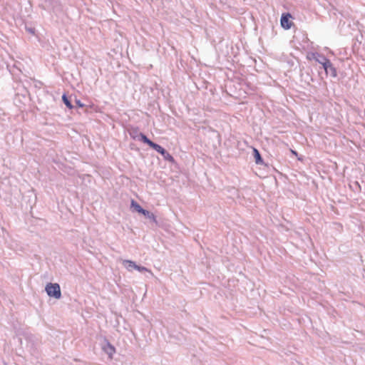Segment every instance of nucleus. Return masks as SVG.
I'll return each instance as SVG.
<instances>
[{
  "label": "nucleus",
  "mask_w": 365,
  "mask_h": 365,
  "mask_svg": "<svg viewBox=\"0 0 365 365\" xmlns=\"http://www.w3.org/2000/svg\"><path fill=\"white\" fill-rule=\"evenodd\" d=\"M45 290L50 297L58 299L61 297L60 285L57 283H48L46 285Z\"/></svg>",
  "instance_id": "1"
},
{
  "label": "nucleus",
  "mask_w": 365,
  "mask_h": 365,
  "mask_svg": "<svg viewBox=\"0 0 365 365\" xmlns=\"http://www.w3.org/2000/svg\"><path fill=\"white\" fill-rule=\"evenodd\" d=\"M319 57L322 58V62L320 61V64L322 65L326 73L329 74L332 77H336V71L331 62L324 56Z\"/></svg>",
  "instance_id": "2"
},
{
  "label": "nucleus",
  "mask_w": 365,
  "mask_h": 365,
  "mask_svg": "<svg viewBox=\"0 0 365 365\" xmlns=\"http://www.w3.org/2000/svg\"><path fill=\"white\" fill-rule=\"evenodd\" d=\"M153 149L156 150L158 153H160L163 155L164 160L169 161L172 163H175L174 158L160 145L155 143V145H153Z\"/></svg>",
  "instance_id": "3"
},
{
  "label": "nucleus",
  "mask_w": 365,
  "mask_h": 365,
  "mask_svg": "<svg viewBox=\"0 0 365 365\" xmlns=\"http://www.w3.org/2000/svg\"><path fill=\"white\" fill-rule=\"evenodd\" d=\"M102 349L108 355L110 359H112L113 354L115 353V347L107 340H105V344L103 345Z\"/></svg>",
  "instance_id": "4"
},
{
  "label": "nucleus",
  "mask_w": 365,
  "mask_h": 365,
  "mask_svg": "<svg viewBox=\"0 0 365 365\" xmlns=\"http://www.w3.org/2000/svg\"><path fill=\"white\" fill-rule=\"evenodd\" d=\"M292 18V16L290 14H283L281 17V26L282 28L285 29H289L291 28L292 22L289 21V19Z\"/></svg>",
  "instance_id": "5"
},
{
  "label": "nucleus",
  "mask_w": 365,
  "mask_h": 365,
  "mask_svg": "<svg viewBox=\"0 0 365 365\" xmlns=\"http://www.w3.org/2000/svg\"><path fill=\"white\" fill-rule=\"evenodd\" d=\"M122 264L128 272H132L136 267L135 262L129 259H122Z\"/></svg>",
  "instance_id": "6"
},
{
  "label": "nucleus",
  "mask_w": 365,
  "mask_h": 365,
  "mask_svg": "<svg viewBox=\"0 0 365 365\" xmlns=\"http://www.w3.org/2000/svg\"><path fill=\"white\" fill-rule=\"evenodd\" d=\"M142 215H143L145 217L150 220L152 222H153L156 225H158V221L156 220V217L153 212H150L148 210H144Z\"/></svg>",
  "instance_id": "7"
},
{
  "label": "nucleus",
  "mask_w": 365,
  "mask_h": 365,
  "mask_svg": "<svg viewBox=\"0 0 365 365\" xmlns=\"http://www.w3.org/2000/svg\"><path fill=\"white\" fill-rule=\"evenodd\" d=\"M139 137L143 143L148 144L152 148H153V145H155V143L151 141L149 138H148L147 136L145 135H144L143 133H140Z\"/></svg>",
  "instance_id": "8"
},
{
  "label": "nucleus",
  "mask_w": 365,
  "mask_h": 365,
  "mask_svg": "<svg viewBox=\"0 0 365 365\" xmlns=\"http://www.w3.org/2000/svg\"><path fill=\"white\" fill-rule=\"evenodd\" d=\"M253 153H254V157H255V163L257 164H262L263 163V160H262V157L260 155V153L258 151V150L256 149V148H254L253 149Z\"/></svg>",
  "instance_id": "9"
},
{
  "label": "nucleus",
  "mask_w": 365,
  "mask_h": 365,
  "mask_svg": "<svg viewBox=\"0 0 365 365\" xmlns=\"http://www.w3.org/2000/svg\"><path fill=\"white\" fill-rule=\"evenodd\" d=\"M131 207L134 208L136 212L140 214H142L143 210H145L142 208L140 205L133 200L131 201Z\"/></svg>",
  "instance_id": "10"
},
{
  "label": "nucleus",
  "mask_w": 365,
  "mask_h": 365,
  "mask_svg": "<svg viewBox=\"0 0 365 365\" xmlns=\"http://www.w3.org/2000/svg\"><path fill=\"white\" fill-rule=\"evenodd\" d=\"M135 269H136L140 272H147L150 273L151 275H153V273L150 269H148V268H146L145 267H142V266H139V265L136 264Z\"/></svg>",
  "instance_id": "11"
},
{
  "label": "nucleus",
  "mask_w": 365,
  "mask_h": 365,
  "mask_svg": "<svg viewBox=\"0 0 365 365\" xmlns=\"http://www.w3.org/2000/svg\"><path fill=\"white\" fill-rule=\"evenodd\" d=\"M62 100H63V103H65V105L68 108L71 109L73 108V106H72L71 101L68 99V98L66 97V94L63 95Z\"/></svg>",
  "instance_id": "12"
},
{
  "label": "nucleus",
  "mask_w": 365,
  "mask_h": 365,
  "mask_svg": "<svg viewBox=\"0 0 365 365\" xmlns=\"http://www.w3.org/2000/svg\"><path fill=\"white\" fill-rule=\"evenodd\" d=\"M27 29V31H28L30 34H34V33H35V29H34L29 28V29Z\"/></svg>",
  "instance_id": "13"
},
{
  "label": "nucleus",
  "mask_w": 365,
  "mask_h": 365,
  "mask_svg": "<svg viewBox=\"0 0 365 365\" xmlns=\"http://www.w3.org/2000/svg\"><path fill=\"white\" fill-rule=\"evenodd\" d=\"M319 56H322L321 55L319 54H317V57L315 58V60L320 63V61L322 62V58H320Z\"/></svg>",
  "instance_id": "14"
},
{
  "label": "nucleus",
  "mask_w": 365,
  "mask_h": 365,
  "mask_svg": "<svg viewBox=\"0 0 365 365\" xmlns=\"http://www.w3.org/2000/svg\"><path fill=\"white\" fill-rule=\"evenodd\" d=\"M76 104H77V106H78V107H83V106H84V105H83V104L81 102V101H79V100H77V101H76Z\"/></svg>",
  "instance_id": "15"
},
{
  "label": "nucleus",
  "mask_w": 365,
  "mask_h": 365,
  "mask_svg": "<svg viewBox=\"0 0 365 365\" xmlns=\"http://www.w3.org/2000/svg\"><path fill=\"white\" fill-rule=\"evenodd\" d=\"M291 152L292 154H294V155L297 156V153L293 150H291Z\"/></svg>",
  "instance_id": "16"
},
{
  "label": "nucleus",
  "mask_w": 365,
  "mask_h": 365,
  "mask_svg": "<svg viewBox=\"0 0 365 365\" xmlns=\"http://www.w3.org/2000/svg\"><path fill=\"white\" fill-rule=\"evenodd\" d=\"M5 365H7L6 364H5Z\"/></svg>",
  "instance_id": "17"
}]
</instances>
